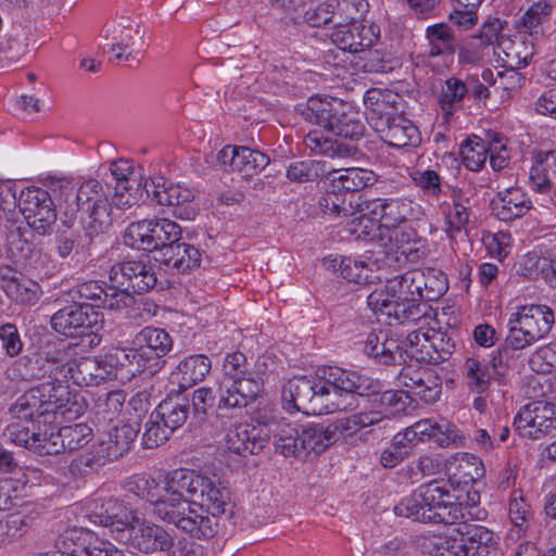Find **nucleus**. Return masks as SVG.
I'll return each mask as SVG.
<instances>
[{"mask_svg": "<svg viewBox=\"0 0 556 556\" xmlns=\"http://www.w3.org/2000/svg\"><path fill=\"white\" fill-rule=\"evenodd\" d=\"M66 387L42 382L23 393L10 407L14 419L4 431L3 437L15 445L34 450L41 433V422H50L51 415L71 413Z\"/></svg>", "mask_w": 556, "mask_h": 556, "instance_id": "obj_1", "label": "nucleus"}, {"mask_svg": "<svg viewBox=\"0 0 556 556\" xmlns=\"http://www.w3.org/2000/svg\"><path fill=\"white\" fill-rule=\"evenodd\" d=\"M417 270H408L386 281L384 289H376L367 296V305L375 313L393 317L399 324L428 323L431 307L421 302Z\"/></svg>", "mask_w": 556, "mask_h": 556, "instance_id": "obj_2", "label": "nucleus"}, {"mask_svg": "<svg viewBox=\"0 0 556 556\" xmlns=\"http://www.w3.org/2000/svg\"><path fill=\"white\" fill-rule=\"evenodd\" d=\"M177 480H187L184 469L169 472L164 482V490L153 505V514L167 523H173L191 538L202 540L217 533L218 523L214 517L203 515L191 502L184 497L187 489L178 488Z\"/></svg>", "mask_w": 556, "mask_h": 556, "instance_id": "obj_3", "label": "nucleus"}, {"mask_svg": "<svg viewBox=\"0 0 556 556\" xmlns=\"http://www.w3.org/2000/svg\"><path fill=\"white\" fill-rule=\"evenodd\" d=\"M450 482L432 480L419 485L394 507L397 516L419 522L455 526L464 520L463 508L456 503Z\"/></svg>", "mask_w": 556, "mask_h": 556, "instance_id": "obj_4", "label": "nucleus"}, {"mask_svg": "<svg viewBox=\"0 0 556 556\" xmlns=\"http://www.w3.org/2000/svg\"><path fill=\"white\" fill-rule=\"evenodd\" d=\"M76 344H66L52 352H48L47 362L51 364L48 382L66 387L72 382L78 387L99 386L110 381L102 356L89 357L78 351ZM70 393V391H67Z\"/></svg>", "mask_w": 556, "mask_h": 556, "instance_id": "obj_5", "label": "nucleus"}, {"mask_svg": "<svg viewBox=\"0 0 556 556\" xmlns=\"http://www.w3.org/2000/svg\"><path fill=\"white\" fill-rule=\"evenodd\" d=\"M296 111L305 121L336 136L358 140L365 134L357 113L339 99L313 96L305 103L298 104Z\"/></svg>", "mask_w": 556, "mask_h": 556, "instance_id": "obj_6", "label": "nucleus"}, {"mask_svg": "<svg viewBox=\"0 0 556 556\" xmlns=\"http://www.w3.org/2000/svg\"><path fill=\"white\" fill-rule=\"evenodd\" d=\"M274 446L285 457H306L311 452L320 453L337 439L332 426L315 422L281 420L273 430Z\"/></svg>", "mask_w": 556, "mask_h": 556, "instance_id": "obj_7", "label": "nucleus"}, {"mask_svg": "<svg viewBox=\"0 0 556 556\" xmlns=\"http://www.w3.org/2000/svg\"><path fill=\"white\" fill-rule=\"evenodd\" d=\"M47 187L58 201L62 223L68 228L83 206L108 199L103 185L93 178L85 179L77 187L73 178L50 176Z\"/></svg>", "mask_w": 556, "mask_h": 556, "instance_id": "obj_8", "label": "nucleus"}, {"mask_svg": "<svg viewBox=\"0 0 556 556\" xmlns=\"http://www.w3.org/2000/svg\"><path fill=\"white\" fill-rule=\"evenodd\" d=\"M326 382L320 381L319 375L316 377H296L288 380L281 391V401L283 408L289 412H299L308 409L321 413L334 410H346L350 405H343L329 399V392Z\"/></svg>", "mask_w": 556, "mask_h": 556, "instance_id": "obj_9", "label": "nucleus"}, {"mask_svg": "<svg viewBox=\"0 0 556 556\" xmlns=\"http://www.w3.org/2000/svg\"><path fill=\"white\" fill-rule=\"evenodd\" d=\"M554 323V312L547 305L520 306L517 312L510 314L507 321L508 343L525 350L544 339L551 332Z\"/></svg>", "mask_w": 556, "mask_h": 556, "instance_id": "obj_10", "label": "nucleus"}, {"mask_svg": "<svg viewBox=\"0 0 556 556\" xmlns=\"http://www.w3.org/2000/svg\"><path fill=\"white\" fill-rule=\"evenodd\" d=\"M181 227L168 218H150L131 223L123 233V243L141 251H160L181 239Z\"/></svg>", "mask_w": 556, "mask_h": 556, "instance_id": "obj_11", "label": "nucleus"}, {"mask_svg": "<svg viewBox=\"0 0 556 556\" xmlns=\"http://www.w3.org/2000/svg\"><path fill=\"white\" fill-rule=\"evenodd\" d=\"M184 472L187 480H177V486L187 489V495L197 509L215 519L226 513L231 504V493L227 485L191 470L184 469Z\"/></svg>", "mask_w": 556, "mask_h": 556, "instance_id": "obj_12", "label": "nucleus"}, {"mask_svg": "<svg viewBox=\"0 0 556 556\" xmlns=\"http://www.w3.org/2000/svg\"><path fill=\"white\" fill-rule=\"evenodd\" d=\"M128 527L129 544L141 553L153 554L161 552L167 556H190L193 554L186 540L182 539L176 542L174 535L161 526L141 520L137 516H131Z\"/></svg>", "mask_w": 556, "mask_h": 556, "instance_id": "obj_13", "label": "nucleus"}, {"mask_svg": "<svg viewBox=\"0 0 556 556\" xmlns=\"http://www.w3.org/2000/svg\"><path fill=\"white\" fill-rule=\"evenodd\" d=\"M514 428L522 438L540 440L556 432V404L545 401L531 402L520 408Z\"/></svg>", "mask_w": 556, "mask_h": 556, "instance_id": "obj_14", "label": "nucleus"}, {"mask_svg": "<svg viewBox=\"0 0 556 556\" xmlns=\"http://www.w3.org/2000/svg\"><path fill=\"white\" fill-rule=\"evenodd\" d=\"M173 339L163 328L147 326L132 339L139 361L146 364L149 375L159 372L165 365L164 356L173 349Z\"/></svg>", "mask_w": 556, "mask_h": 556, "instance_id": "obj_15", "label": "nucleus"}, {"mask_svg": "<svg viewBox=\"0 0 556 556\" xmlns=\"http://www.w3.org/2000/svg\"><path fill=\"white\" fill-rule=\"evenodd\" d=\"M109 278L112 283L123 286L132 293H146L157 283L156 273L149 261L128 260L114 264Z\"/></svg>", "mask_w": 556, "mask_h": 556, "instance_id": "obj_16", "label": "nucleus"}, {"mask_svg": "<svg viewBox=\"0 0 556 556\" xmlns=\"http://www.w3.org/2000/svg\"><path fill=\"white\" fill-rule=\"evenodd\" d=\"M320 381L326 382L329 399L334 401L340 392L355 393L367 396L377 390L378 381L363 376L354 370L337 366H326L318 369Z\"/></svg>", "mask_w": 556, "mask_h": 556, "instance_id": "obj_17", "label": "nucleus"}, {"mask_svg": "<svg viewBox=\"0 0 556 556\" xmlns=\"http://www.w3.org/2000/svg\"><path fill=\"white\" fill-rule=\"evenodd\" d=\"M101 321L98 311L86 303H77L60 308L51 317L52 328L66 337H78L92 329Z\"/></svg>", "mask_w": 556, "mask_h": 556, "instance_id": "obj_18", "label": "nucleus"}, {"mask_svg": "<svg viewBox=\"0 0 556 556\" xmlns=\"http://www.w3.org/2000/svg\"><path fill=\"white\" fill-rule=\"evenodd\" d=\"M380 39V27L366 18L342 27L331 34L332 42L341 50L359 53L372 48Z\"/></svg>", "mask_w": 556, "mask_h": 556, "instance_id": "obj_19", "label": "nucleus"}, {"mask_svg": "<svg viewBox=\"0 0 556 556\" xmlns=\"http://www.w3.org/2000/svg\"><path fill=\"white\" fill-rule=\"evenodd\" d=\"M264 425L238 424L229 428L226 434L227 448L238 455L258 454L268 443L269 432Z\"/></svg>", "mask_w": 556, "mask_h": 556, "instance_id": "obj_20", "label": "nucleus"}, {"mask_svg": "<svg viewBox=\"0 0 556 556\" xmlns=\"http://www.w3.org/2000/svg\"><path fill=\"white\" fill-rule=\"evenodd\" d=\"M139 355L135 345L130 349L111 348L102 355L110 380L127 382L137 375L148 371L146 364L139 361Z\"/></svg>", "mask_w": 556, "mask_h": 556, "instance_id": "obj_21", "label": "nucleus"}, {"mask_svg": "<svg viewBox=\"0 0 556 556\" xmlns=\"http://www.w3.org/2000/svg\"><path fill=\"white\" fill-rule=\"evenodd\" d=\"M399 379L408 392L426 403H434L441 394V379L431 369L407 364L401 369Z\"/></svg>", "mask_w": 556, "mask_h": 556, "instance_id": "obj_22", "label": "nucleus"}, {"mask_svg": "<svg viewBox=\"0 0 556 556\" xmlns=\"http://www.w3.org/2000/svg\"><path fill=\"white\" fill-rule=\"evenodd\" d=\"M372 213L379 215L380 226L386 229H395L422 215L421 206L407 198L377 199L372 202Z\"/></svg>", "mask_w": 556, "mask_h": 556, "instance_id": "obj_23", "label": "nucleus"}, {"mask_svg": "<svg viewBox=\"0 0 556 556\" xmlns=\"http://www.w3.org/2000/svg\"><path fill=\"white\" fill-rule=\"evenodd\" d=\"M143 35L139 24L134 20H123L111 30V51L118 61L136 59L140 53L139 46L142 45Z\"/></svg>", "mask_w": 556, "mask_h": 556, "instance_id": "obj_24", "label": "nucleus"}, {"mask_svg": "<svg viewBox=\"0 0 556 556\" xmlns=\"http://www.w3.org/2000/svg\"><path fill=\"white\" fill-rule=\"evenodd\" d=\"M532 208L528 194L519 187L498 191L492 200L493 215L502 222L521 218Z\"/></svg>", "mask_w": 556, "mask_h": 556, "instance_id": "obj_25", "label": "nucleus"}, {"mask_svg": "<svg viewBox=\"0 0 556 556\" xmlns=\"http://www.w3.org/2000/svg\"><path fill=\"white\" fill-rule=\"evenodd\" d=\"M374 128L380 132L383 141L390 147L404 148L416 146L420 141L417 127L403 115H393V117L375 123Z\"/></svg>", "mask_w": 556, "mask_h": 556, "instance_id": "obj_26", "label": "nucleus"}, {"mask_svg": "<svg viewBox=\"0 0 556 556\" xmlns=\"http://www.w3.org/2000/svg\"><path fill=\"white\" fill-rule=\"evenodd\" d=\"M212 369V362L205 354H192L182 358L170 374L172 383L184 392L202 382Z\"/></svg>", "mask_w": 556, "mask_h": 556, "instance_id": "obj_27", "label": "nucleus"}, {"mask_svg": "<svg viewBox=\"0 0 556 556\" xmlns=\"http://www.w3.org/2000/svg\"><path fill=\"white\" fill-rule=\"evenodd\" d=\"M87 517L91 523L114 528L117 531L126 529L131 521L123 502L113 497L94 501Z\"/></svg>", "mask_w": 556, "mask_h": 556, "instance_id": "obj_28", "label": "nucleus"}, {"mask_svg": "<svg viewBox=\"0 0 556 556\" xmlns=\"http://www.w3.org/2000/svg\"><path fill=\"white\" fill-rule=\"evenodd\" d=\"M529 185L534 192L556 194V150L540 152L529 170Z\"/></svg>", "mask_w": 556, "mask_h": 556, "instance_id": "obj_29", "label": "nucleus"}, {"mask_svg": "<svg viewBox=\"0 0 556 556\" xmlns=\"http://www.w3.org/2000/svg\"><path fill=\"white\" fill-rule=\"evenodd\" d=\"M79 212V223L84 232H86L88 242H92L94 237L108 231L113 224V208L109 199L92 203V205L89 203L88 206H83Z\"/></svg>", "mask_w": 556, "mask_h": 556, "instance_id": "obj_30", "label": "nucleus"}, {"mask_svg": "<svg viewBox=\"0 0 556 556\" xmlns=\"http://www.w3.org/2000/svg\"><path fill=\"white\" fill-rule=\"evenodd\" d=\"M157 261L167 269L186 273L201 264V252L192 244L180 242L169 244Z\"/></svg>", "mask_w": 556, "mask_h": 556, "instance_id": "obj_31", "label": "nucleus"}, {"mask_svg": "<svg viewBox=\"0 0 556 556\" xmlns=\"http://www.w3.org/2000/svg\"><path fill=\"white\" fill-rule=\"evenodd\" d=\"M327 176L334 190L342 191L346 195L371 186L376 181L374 172L359 167L332 169L327 172Z\"/></svg>", "mask_w": 556, "mask_h": 556, "instance_id": "obj_32", "label": "nucleus"}, {"mask_svg": "<svg viewBox=\"0 0 556 556\" xmlns=\"http://www.w3.org/2000/svg\"><path fill=\"white\" fill-rule=\"evenodd\" d=\"M456 531L465 538L468 556H490L495 548L494 534L488 528L480 525H471L460 521L456 523Z\"/></svg>", "mask_w": 556, "mask_h": 556, "instance_id": "obj_33", "label": "nucleus"}, {"mask_svg": "<svg viewBox=\"0 0 556 556\" xmlns=\"http://www.w3.org/2000/svg\"><path fill=\"white\" fill-rule=\"evenodd\" d=\"M218 392V409L245 407L261 394L256 384L247 379L231 381L229 384L223 382Z\"/></svg>", "mask_w": 556, "mask_h": 556, "instance_id": "obj_34", "label": "nucleus"}, {"mask_svg": "<svg viewBox=\"0 0 556 556\" xmlns=\"http://www.w3.org/2000/svg\"><path fill=\"white\" fill-rule=\"evenodd\" d=\"M467 96V80L453 76L443 81L438 94V104L445 121H448L457 110L463 108V102Z\"/></svg>", "mask_w": 556, "mask_h": 556, "instance_id": "obj_35", "label": "nucleus"}, {"mask_svg": "<svg viewBox=\"0 0 556 556\" xmlns=\"http://www.w3.org/2000/svg\"><path fill=\"white\" fill-rule=\"evenodd\" d=\"M303 142L312 153L331 159L350 157L356 152L354 146L333 140L317 129L308 131Z\"/></svg>", "mask_w": 556, "mask_h": 556, "instance_id": "obj_36", "label": "nucleus"}, {"mask_svg": "<svg viewBox=\"0 0 556 556\" xmlns=\"http://www.w3.org/2000/svg\"><path fill=\"white\" fill-rule=\"evenodd\" d=\"M420 325L418 329L408 333L404 346H401L403 358H399V364L406 363L407 358L410 362L431 364V334H429V328H424L426 323H420Z\"/></svg>", "mask_w": 556, "mask_h": 556, "instance_id": "obj_37", "label": "nucleus"}, {"mask_svg": "<svg viewBox=\"0 0 556 556\" xmlns=\"http://www.w3.org/2000/svg\"><path fill=\"white\" fill-rule=\"evenodd\" d=\"M364 352L384 365H393L403 358L397 341L389 339L387 332H370L366 339Z\"/></svg>", "mask_w": 556, "mask_h": 556, "instance_id": "obj_38", "label": "nucleus"}, {"mask_svg": "<svg viewBox=\"0 0 556 556\" xmlns=\"http://www.w3.org/2000/svg\"><path fill=\"white\" fill-rule=\"evenodd\" d=\"M84 535L88 534L79 530H67L62 539H64V544L66 541L72 542L79 556H126L122 549L109 541L96 538L87 542L86 538H83Z\"/></svg>", "mask_w": 556, "mask_h": 556, "instance_id": "obj_39", "label": "nucleus"}, {"mask_svg": "<svg viewBox=\"0 0 556 556\" xmlns=\"http://www.w3.org/2000/svg\"><path fill=\"white\" fill-rule=\"evenodd\" d=\"M138 434V429L129 424L115 426L105 440L99 441L105 455L111 462L124 456L134 444Z\"/></svg>", "mask_w": 556, "mask_h": 556, "instance_id": "obj_40", "label": "nucleus"}, {"mask_svg": "<svg viewBox=\"0 0 556 556\" xmlns=\"http://www.w3.org/2000/svg\"><path fill=\"white\" fill-rule=\"evenodd\" d=\"M147 192L152 193V199L160 205H181L193 200V192L179 184L166 182L163 177L146 184Z\"/></svg>", "mask_w": 556, "mask_h": 556, "instance_id": "obj_41", "label": "nucleus"}, {"mask_svg": "<svg viewBox=\"0 0 556 556\" xmlns=\"http://www.w3.org/2000/svg\"><path fill=\"white\" fill-rule=\"evenodd\" d=\"M323 266L349 282L364 283L368 280V268L362 261L343 255H328L323 260Z\"/></svg>", "mask_w": 556, "mask_h": 556, "instance_id": "obj_42", "label": "nucleus"}, {"mask_svg": "<svg viewBox=\"0 0 556 556\" xmlns=\"http://www.w3.org/2000/svg\"><path fill=\"white\" fill-rule=\"evenodd\" d=\"M428 41V56L452 58L455 53V36L452 28L445 23H438L426 28Z\"/></svg>", "mask_w": 556, "mask_h": 556, "instance_id": "obj_43", "label": "nucleus"}, {"mask_svg": "<svg viewBox=\"0 0 556 556\" xmlns=\"http://www.w3.org/2000/svg\"><path fill=\"white\" fill-rule=\"evenodd\" d=\"M368 402L377 406L383 419L391 418L397 414L404 413L409 404V395L407 392L400 390H388L380 392V383L377 390L367 395Z\"/></svg>", "mask_w": 556, "mask_h": 556, "instance_id": "obj_44", "label": "nucleus"}, {"mask_svg": "<svg viewBox=\"0 0 556 556\" xmlns=\"http://www.w3.org/2000/svg\"><path fill=\"white\" fill-rule=\"evenodd\" d=\"M189 410L188 399L168 396L157 405L153 414L156 420L167 424L175 431L187 421Z\"/></svg>", "mask_w": 556, "mask_h": 556, "instance_id": "obj_45", "label": "nucleus"}, {"mask_svg": "<svg viewBox=\"0 0 556 556\" xmlns=\"http://www.w3.org/2000/svg\"><path fill=\"white\" fill-rule=\"evenodd\" d=\"M453 468V477L458 480V483H464L465 486L480 480L485 469L480 457L470 453H456L451 463Z\"/></svg>", "mask_w": 556, "mask_h": 556, "instance_id": "obj_46", "label": "nucleus"}, {"mask_svg": "<svg viewBox=\"0 0 556 556\" xmlns=\"http://www.w3.org/2000/svg\"><path fill=\"white\" fill-rule=\"evenodd\" d=\"M331 4L336 28L365 20L369 11L367 0H331Z\"/></svg>", "mask_w": 556, "mask_h": 556, "instance_id": "obj_47", "label": "nucleus"}, {"mask_svg": "<svg viewBox=\"0 0 556 556\" xmlns=\"http://www.w3.org/2000/svg\"><path fill=\"white\" fill-rule=\"evenodd\" d=\"M420 280L421 302L437 301L448 289L446 275L435 268L416 269Z\"/></svg>", "mask_w": 556, "mask_h": 556, "instance_id": "obj_48", "label": "nucleus"}, {"mask_svg": "<svg viewBox=\"0 0 556 556\" xmlns=\"http://www.w3.org/2000/svg\"><path fill=\"white\" fill-rule=\"evenodd\" d=\"M8 252L16 262L36 267L39 263L41 251L28 241L17 229L8 236Z\"/></svg>", "mask_w": 556, "mask_h": 556, "instance_id": "obj_49", "label": "nucleus"}, {"mask_svg": "<svg viewBox=\"0 0 556 556\" xmlns=\"http://www.w3.org/2000/svg\"><path fill=\"white\" fill-rule=\"evenodd\" d=\"M111 462L99 442L72 459L68 469L72 475L84 476Z\"/></svg>", "mask_w": 556, "mask_h": 556, "instance_id": "obj_50", "label": "nucleus"}, {"mask_svg": "<svg viewBox=\"0 0 556 556\" xmlns=\"http://www.w3.org/2000/svg\"><path fill=\"white\" fill-rule=\"evenodd\" d=\"M269 162L268 155L258 150L238 147L235 172L241 173L244 177H251L263 170Z\"/></svg>", "mask_w": 556, "mask_h": 556, "instance_id": "obj_51", "label": "nucleus"}, {"mask_svg": "<svg viewBox=\"0 0 556 556\" xmlns=\"http://www.w3.org/2000/svg\"><path fill=\"white\" fill-rule=\"evenodd\" d=\"M459 154L465 167L471 172H479L488 160L486 148L483 140L477 135H471L459 146Z\"/></svg>", "mask_w": 556, "mask_h": 556, "instance_id": "obj_52", "label": "nucleus"}, {"mask_svg": "<svg viewBox=\"0 0 556 556\" xmlns=\"http://www.w3.org/2000/svg\"><path fill=\"white\" fill-rule=\"evenodd\" d=\"M441 210L444 214L445 231L451 239L456 240L458 236L463 233L467 235V227L470 223L472 210L454 206L448 202L442 203Z\"/></svg>", "mask_w": 556, "mask_h": 556, "instance_id": "obj_53", "label": "nucleus"}, {"mask_svg": "<svg viewBox=\"0 0 556 556\" xmlns=\"http://www.w3.org/2000/svg\"><path fill=\"white\" fill-rule=\"evenodd\" d=\"M467 387L471 392L482 394L490 388L491 379L494 378L489 367L476 357H468L464 364Z\"/></svg>", "mask_w": 556, "mask_h": 556, "instance_id": "obj_54", "label": "nucleus"}, {"mask_svg": "<svg viewBox=\"0 0 556 556\" xmlns=\"http://www.w3.org/2000/svg\"><path fill=\"white\" fill-rule=\"evenodd\" d=\"M125 489L127 492L154 505L162 495L164 485H160L151 476L136 475L126 481Z\"/></svg>", "mask_w": 556, "mask_h": 556, "instance_id": "obj_55", "label": "nucleus"}, {"mask_svg": "<svg viewBox=\"0 0 556 556\" xmlns=\"http://www.w3.org/2000/svg\"><path fill=\"white\" fill-rule=\"evenodd\" d=\"M56 203L54 195L51 190H45L39 187H27L22 190L18 195V207L24 218H27L31 215L34 206L37 210L43 207H48Z\"/></svg>", "mask_w": 556, "mask_h": 556, "instance_id": "obj_56", "label": "nucleus"}, {"mask_svg": "<svg viewBox=\"0 0 556 556\" xmlns=\"http://www.w3.org/2000/svg\"><path fill=\"white\" fill-rule=\"evenodd\" d=\"M508 510L514 527L510 529L507 540H513L514 535L519 538L528 529L531 510L520 492L513 493Z\"/></svg>", "mask_w": 556, "mask_h": 556, "instance_id": "obj_57", "label": "nucleus"}, {"mask_svg": "<svg viewBox=\"0 0 556 556\" xmlns=\"http://www.w3.org/2000/svg\"><path fill=\"white\" fill-rule=\"evenodd\" d=\"M50 422H43L39 441L35 443L34 452L39 455H54L64 451L63 437H61V428L54 427L55 415L49 417Z\"/></svg>", "mask_w": 556, "mask_h": 556, "instance_id": "obj_58", "label": "nucleus"}, {"mask_svg": "<svg viewBox=\"0 0 556 556\" xmlns=\"http://www.w3.org/2000/svg\"><path fill=\"white\" fill-rule=\"evenodd\" d=\"M125 395L122 391L106 392L99 395L94 406V415L99 422H112L123 409Z\"/></svg>", "mask_w": 556, "mask_h": 556, "instance_id": "obj_59", "label": "nucleus"}, {"mask_svg": "<svg viewBox=\"0 0 556 556\" xmlns=\"http://www.w3.org/2000/svg\"><path fill=\"white\" fill-rule=\"evenodd\" d=\"M108 285L98 280H90L76 286L71 290L72 299L77 303H86L92 309L100 308L105 295Z\"/></svg>", "mask_w": 556, "mask_h": 556, "instance_id": "obj_60", "label": "nucleus"}, {"mask_svg": "<svg viewBox=\"0 0 556 556\" xmlns=\"http://www.w3.org/2000/svg\"><path fill=\"white\" fill-rule=\"evenodd\" d=\"M326 173V164L315 160L296 161L287 168L288 179L300 184L314 181Z\"/></svg>", "mask_w": 556, "mask_h": 556, "instance_id": "obj_61", "label": "nucleus"}, {"mask_svg": "<svg viewBox=\"0 0 556 556\" xmlns=\"http://www.w3.org/2000/svg\"><path fill=\"white\" fill-rule=\"evenodd\" d=\"M318 204L324 214L331 217L348 216L352 211V202L348 200V195L342 191H336L331 185L320 197Z\"/></svg>", "mask_w": 556, "mask_h": 556, "instance_id": "obj_62", "label": "nucleus"}, {"mask_svg": "<svg viewBox=\"0 0 556 556\" xmlns=\"http://www.w3.org/2000/svg\"><path fill=\"white\" fill-rule=\"evenodd\" d=\"M523 350L521 346H513L508 343L506 336L504 344L500 345L491 354L490 366L494 378L505 377L510 366L516 362V351Z\"/></svg>", "mask_w": 556, "mask_h": 556, "instance_id": "obj_63", "label": "nucleus"}, {"mask_svg": "<svg viewBox=\"0 0 556 556\" xmlns=\"http://www.w3.org/2000/svg\"><path fill=\"white\" fill-rule=\"evenodd\" d=\"M508 67H526L534 55V45L531 40L521 37L513 40L505 49Z\"/></svg>", "mask_w": 556, "mask_h": 556, "instance_id": "obj_64", "label": "nucleus"}]
</instances>
